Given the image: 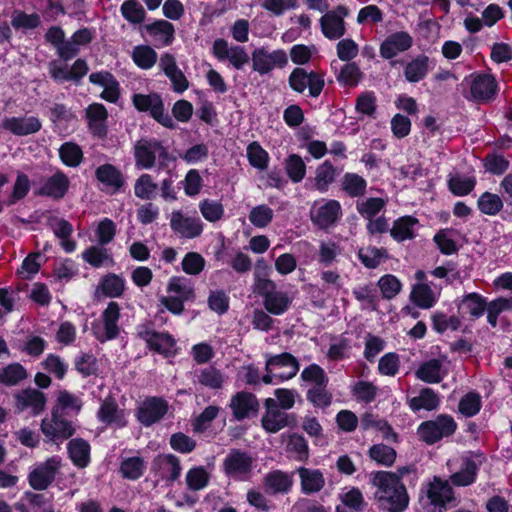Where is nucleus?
I'll list each match as a JSON object with an SVG mask.
<instances>
[{
    "label": "nucleus",
    "instance_id": "9",
    "mask_svg": "<svg viewBox=\"0 0 512 512\" xmlns=\"http://www.w3.org/2000/svg\"><path fill=\"white\" fill-rule=\"evenodd\" d=\"M342 217V206L334 199H319L310 209L312 223L320 229H328L335 225Z\"/></svg>",
    "mask_w": 512,
    "mask_h": 512
},
{
    "label": "nucleus",
    "instance_id": "35",
    "mask_svg": "<svg viewBox=\"0 0 512 512\" xmlns=\"http://www.w3.org/2000/svg\"><path fill=\"white\" fill-rule=\"evenodd\" d=\"M97 417L99 421L107 425L116 424L122 427L126 424L124 412L118 408V405L112 398H106L98 412Z\"/></svg>",
    "mask_w": 512,
    "mask_h": 512
},
{
    "label": "nucleus",
    "instance_id": "23",
    "mask_svg": "<svg viewBox=\"0 0 512 512\" xmlns=\"http://www.w3.org/2000/svg\"><path fill=\"white\" fill-rule=\"evenodd\" d=\"M1 127L15 136H27L40 131L42 123L36 116H12L4 118Z\"/></svg>",
    "mask_w": 512,
    "mask_h": 512
},
{
    "label": "nucleus",
    "instance_id": "44",
    "mask_svg": "<svg viewBox=\"0 0 512 512\" xmlns=\"http://www.w3.org/2000/svg\"><path fill=\"white\" fill-rule=\"evenodd\" d=\"M321 29L329 39H339L345 34V25L341 16L328 12L321 18Z\"/></svg>",
    "mask_w": 512,
    "mask_h": 512
},
{
    "label": "nucleus",
    "instance_id": "37",
    "mask_svg": "<svg viewBox=\"0 0 512 512\" xmlns=\"http://www.w3.org/2000/svg\"><path fill=\"white\" fill-rule=\"evenodd\" d=\"M69 457L78 468H85L90 463V445L82 438H74L67 445Z\"/></svg>",
    "mask_w": 512,
    "mask_h": 512
},
{
    "label": "nucleus",
    "instance_id": "8",
    "mask_svg": "<svg viewBox=\"0 0 512 512\" xmlns=\"http://www.w3.org/2000/svg\"><path fill=\"white\" fill-rule=\"evenodd\" d=\"M137 336L144 340L149 349L166 357L176 353V340L167 332H157L149 323L140 324L136 328Z\"/></svg>",
    "mask_w": 512,
    "mask_h": 512
},
{
    "label": "nucleus",
    "instance_id": "62",
    "mask_svg": "<svg viewBox=\"0 0 512 512\" xmlns=\"http://www.w3.org/2000/svg\"><path fill=\"white\" fill-rule=\"evenodd\" d=\"M335 168L329 162H323L317 169L315 175V188L320 192L327 191L329 185L335 180Z\"/></svg>",
    "mask_w": 512,
    "mask_h": 512
},
{
    "label": "nucleus",
    "instance_id": "40",
    "mask_svg": "<svg viewBox=\"0 0 512 512\" xmlns=\"http://www.w3.org/2000/svg\"><path fill=\"white\" fill-rule=\"evenodd\" d=\"M408 404L413 412L432 411L438 408L440 399L431 388H423L419 395L409 399Z\"/></svg>",
    "mask_w": 512,
    "mask_h": 512
},
{
    "label": "nucleus",
    "instance_id": "41",
    "mask_svg": "<svg viewBox=\"0 0 512 512\" xmlns=\"http://www.w3.org/2000/svg\"><path fill=\"white\" fill-rule=\"evenodd\" d=\"M148 34L160 45L168 46L174 39V26L166 20H158L146 27Z\"/></svg>",
    "mask_w": 512,
    "mask_h": 512
},
{
    "label": "nucleus",
    "instance_id": "17",
    "mask_svg": "<svg viewBox=\"0 0 512 512\" xmlns=\"http://www.w3.org/2000/svg\"><path fill=\"white\" fill-rule=\"evenodd\" d=\"M279 448L288 459L306 462L309 459L307 440L295 432H284L279 436Z\"/></svg>",
    "mask_w": 512,
    "mask_h": 512
},
{
    "label": "nucleus",
    "instance_id": "31",
    "mask_svg": "<svg viewBox=\"0 0 512 512\" xmlns=\"http://www.w3.org/2000/svg\"><path fill=\"white\" fill-rule=\"evenodd\" d=\"M86 118L88 120L89 129L94 135L98 137H103L106 135V122L108 118V112L103 104H90L86 108Z\"/></svg>",
    "mask_w": 512,
    "mask_h": 512
},
{
    "label": "nucleus",
    "instance_id": "11",
    "mask_svg": "<svg viewBox=\"0 0 512 512\" xmlns=\"http://www.w3.org/2000/svg\"><path fill=\"white\" fill-rule=\"evenodd\" d=\"M423 491L431 512H443L448 504L455 502L454 492L448 480L434 477Z\"/></svg>",
    "mask_w": 512,
    "mask_h": 512
},
{
    "label": "nucleus",
    "instance_id": "60",
    "mask_svg": "<svg viewBox=\"0 0 512 512\" xmlns=\"http://www.w3.org/2000/svg\"><path fill=\"white\" fill-rule=\"evenodd\" d=\"M300 378L303 382L313 386H327L329 382L324 369L315 363L305 367L300 374Z\"/></svg>",
    "mask_w": 512,
    "mask_h": 512
},
{
    "label": "nucleus",
    "instance_id": "48",
    "mask_svg": "<svg viewBox=\"0 0 512 512\" xmlns=\"http://www.w3.org/2000/svg\"><path fill=\"white\" fill-rule=\"evenodd\" d=\"M246 155L249 164L260 171H265L269 166V153L257 141L248 144Z\"/></svg>",
    "mask_w": 512,
    "mask_h": 512
},
{
    "label": "nucleus",
    "instance_id": "64",
    "mask_svg": "<svg viewBox=\"0 0 512 512\" xmlns=\"http://www.w3.org/2000/svg\"><path fill=\"white\" fill-rule=\"evenodd\" d=\"M274 211L266 204L253 207L249 213V221L257 228L267 227L273 220Z\"/></svg>",
    "mask_w": 512,
    "mask_h": 512
},
{
    "label": "nucleus",
    "instance_id": "5",
    "mask_svg": "<svg viewBox=\"0 0 512 512\" xmlns=\"http://www.w3.org/2000/svg\"><path fill=\"white\" fill-rule=\"evenodd\" d=\"M121 308L117 302L111 301L102 311L99 319L92 324V333L101 343L116 339L120 334L119 320Z\"/></svg>",
    "mask_w": 512,
    "mask_h": 512
},
{
    "label": "nucleus",
    "instance_id": "20",
    "mask_svg": "<svg viewBox=\"0 0 512 512\" xmlns=\"http://www.w3.org/2000/svg\"><path fill=\"white\" fill-rule=\"evenodd\" d=\"M214 56L220 60H228L237 70L243 69L248 64L250 57L245 48L238 45H229L224 39H216L212 46Z\"/></svg>",
    "mask_w": 512,
    "mask_h": 512
},
{
    "label": "nucleus",
    "instance_id": "33",
    "mask_svg": "<svg viewBox=\"0 0 512 512\" xmlns=\"http://www.w3.org/2000/svg\"><path fill=\"white\" fill-rule=\"evenodd\" d=\"M69 184L68 177L63 172L57 171L44 181L39 189V194L54 199H60L66 194Z\"/></svg>",
    "mask_w": 512,
    "mask_h": 512
},
{
    "label": "nucleus",
    "instance_id": "36",
    "mask_svg": "<svg viewBox=\"0 0 512 512\" xmlns=\"http://www.w3.org/2000/svg\"><path fill=\"white\" fill-rule=\"evenodd\" d=\"M478 470V464L474 460L466 458L463 460L460 470L450 476L449 483L457 487L470 486L476 481Z\"/></svg>",
    "mask_w": 512,
    "mask_h": 512
},
{
    "label": "nucleus",
    "instance_id": "14",
    "mask_svg": "<svg viewBox=\"0 0 512 512\" xmlns=\"http://www.w3.org/2000/svg\"><path fill=\"white\" fill-rule=\"evenodd\" d=\"M253 70L260 75L270 73L275 68H283L288 63V57L284 50L269 51L265 47L256 48L252 52Z\"/></svg>",
    "mask_w": 512,
    "mask_h": 512
},
{
    "label": "nucleus",
    "instance_id": "50",
    "mask_svg": "<svg viewBox=\"0 0 512 512\" xmlns=\"http://www.w3.org/2000/svg\"><path fill=\"white\" fill-rule=\"evenodd\" d=\"M99 289L106 297L118 298L125 290V280L116 274H108L101 279Z\"/></svg>",
    "mask_w": 512,
    "mask_h": 512
},
{
    "label": "nucleus",
    "instance_id": "22",
    "mask_svg": "<svg viewBox=\"0 0 512 512\" xmlns=\"http://www.w3.org/2000/svg\"><path fill=\"white\" fill-rule=\"evenodd\" d=\"M168 411V403L159 397H149L139 406L136 416L144 426L160 421Z\"/></svg>",
    "mask_w": 512,
    "mask_h": 512
},
{
    "label": "nucleus",
    "instance_id": "52",
    "mask_svg": "<svg viewBox=\"0 0 512 512\" xmlns=\"http://www.w3.org/2000/svg\"><path fill=\"white\" fill-rule=\"evenodd\" d=\"M358 257L361 263L370 269L378 267L382 262H384L388 255L387 251L384 248H376V247H366L361 248L358 251Z\"/></svg>",
    "mask_w": 512,
    "mask_h": 512
},
{
    "label": "nucleus",
    "instance_id": "55",
    "mask_svg": "<svg viewBox=\"0 0 512 512\" xmlns=\"http://www.w3.org/2000/svg\"><path fill=\"white\" fill-rule=\"evenodd\" d=\"M475 185L476 180L474 177L455 174L448 178L449 189L456 196L469 194L474 189Z\"/></svg>",
    "mask_w": 512,
    "mask_h": 512
},
{
    "label": "nucleus",
    "instance_id": "53",
    "mask_svg": "<svg viewBox=\"0 0 512 512\" xmlns=\"http://www.w3.org/2000/svg\"><path fill=\"white\" fill-rule=\"evenodd\" d=\"M158 184L150 174L140 175L134 184V194L142 200H151L155 197Z\"/></svg>",
    "mask_w": 512,
    "mask_h": 512
},
{
    "label": "nucleus",
    "instance_id": "43",
    "mask_svg": "<svg viewBox=\"0 0 512 512\" xmlns=\"http://www.w3.org/2000/svg\"><path fill=\"white\" fill-rule=\"evenodd\" d=\"M28 377V372L20 363H11L0 368V384L16 386Z\"/></svg>",
    "mask_w": 512,
    "mask_h": 512
},
{
    "label": "nucleus",
    "instance_id": "54",
    "mask_svg": "<svg viewBox=\"0 0 512 512\" xmlns=\"http://www.w3.org/2000/svg\"><path fill=\"white\" fill-rule=\"evenodd\" d=\"M134 63L142 69H150L157 62L158 55L156 51L147 45H139L134 47L132 52Z\"/></svg>",
    "mask_w": 512,
    "mask_h": 512
},
{
    "label": "nucleus",
    "instance_id": "13",
    "mask_svg": "<svg viewBox=\"0 0 512 512\" xmlns=\"http://www.w3.org/2000/svg\"><path fill=\"white\" fill-rule=\"evenodd\" d=\"M414 278L416 283L411 289V301L421 309H430L439 299L440 288L427 282V275L423 270H417Z\"/></svg>",
    "mask_w": 512,
    "mask_h": 512
},
{
    "label": "nucleus",
    "instance_id": "18",
    "mask_svg": "<svg viewBox=\"0 0 512 512\" xmlns=\"http://www.w3.org/2000/svg\"><path fill=\"white\" fill-rule=\"evenodd\" d=\"M15 408L18 412H28L32 416L40 415L46 408V395L38 389L26 388L14 394Z\"/></svg>",
    "mask_w": 512,
    "mask_h": 512
},
{
    "label": "nucleus",
    "instance_id": "10",
    "mask_svg": "<svg viewBox=\"0 0 512 512\" xmlns=\"http://www.w3.org/2000/svg\"><path fill=\"white\" fill-rule=\"evenodd\" d=\"M132 102L138 111L149 112L151 117L164 127L169 129L176 127L172 117L165 112L164 103L158 94H134Z\"/></svg>",
    "mask_w": 512,
    "mask_h": 512
},
{
    "label": "nucleus",
    "instance_id": "34",
    "mask_svg": "<svg viewBox=\"0 0 512 512\" xmlns=\"http://www.w3.org/2000/svg\"><path fill=\"white\" fill-rule=\"evenodd\" d=\"M95 176L112 193L118 191L124 184V177L121 171L111 164L99 166L95 171Z\"/></svg>",
    "mask_w": 512,
    "mask_h": 512
},
{
    "label": "nucleus",
    "instance_id": "2",
    "mask_svg": "<svg viewBox=\"0 0 512 512\" xmlns=\"http://www.w3.org/2000/svg\"><path fill=\"white\" fill-rule=\"evenodd\" d=\"M253 291L263 299V306L272 315H283L293 302V296L288 292L279 290L277 284L267 275L254 273Z\"/></svg>",
    "mask_w": 512,
    "mask_h": 512
},
{
    "label": "nucleus",
    "instance_id": "29",
    "mask_svg": "<svg viewBox=\"0 0 512 512\" xmlns=\"http://www.w3.org/2000/svg\"><path fill=\"white\" fill-rule=\"evenodd\" d=\"M263 486L270 494L288 493L293 486V473L281 470L269 472L263 478Z\"/></svg>",
    "mask_w": 512,
    "mask_h": 512
},
{
    "label": "nucleus",
    "instance_id": "1",
    "mask_svg": "<svg viewBox=\"0 0 512 512\" xmlns=\"http://www.w3.org/2000/svg\"><path fill=\"white\" fill-rule=\"evenodd\" d=\"M370 482L376 488L375 499L382 508L390 512H402L406 509L409 497L398 475L389 471H377L371 473Z\"/></svg>",
    "mask_w": 512,
    "mask_h": 512
},
{
    "label": "nucleus",
    "instance_id": "28",
    "mask_svg": "<svg viewBox=\"0 0 512 512\" xmlns=\"http://www.w3.org/2000/svg\"><path fill=\"white\" fill-rule=\"evenodd\" d=\"M192 381L196 385H200L211 390H219L223 387L225 377L222 372L214 366H207L195 369L192 372Z\"/></svg>",
    "mask_w": 512,
    "mask_h": 512
},
{
    "label": "nucleus",
    "instance_id": "26",
    "mask_svg": "<svg viewBox=\"0 0 512 512\" xmlns=\"http://www.w3.org/2000/svg\"><path fill=\"white\" fill-rule=\"evenodd\" d=\"M266 412L262 417V426L269 433H276L288 425V414L281 411L275 399L265 400Z\"/></svg>",
    "mask_w": 512,
    "mask_h": 512
},
{
    "label": "nucleus",
    "instance_id": "32",
    "mask_svg": "<svg viewBox=\"0 0 512 512\" xmlns=\"http://www.w3.org/2000/svg\"><path fill=\"white\" fill-rule=\"evenodd\" d=\"M360 427L363 430L374 429L382 434L383 439L387 441L397 442L398 435L394 432L391 425L383 418L366 412L361 416Z\"/></svg>",
    "mask_w": 512,
    "mask_h": 512
},
{
    "label": "nucleus",
    "instance_id": "51",
    "mask_svg": "<svg viewBox=\"0 0 512 512\" xmlns=\"http://www.w3.org/2000/svg\"><path fill=\"white\" fill-rule=\"evenodd\" d=\"M386 206V201L380 197H369L357 201L356 209L365 219L375 218Z\"/></svg>",
    "mask_w": 512,
    "mask_h": 512
},
{
    "label": "nucleus",
    "instance_id": "47",
    "mask_svg": "<svg viewBox=\"0 0 512 512\" xmlns=\"http://www.w3.org/2000/svg\"><path fill=\"white\" fill-rule=\"evenodd\" d=\"M485 309L486 301L477 293H470L466 295L459 304V311L463 315H468L472 318H479L482 316Z\"/></svg>",
    "mask_w": 512,
    "mask_h": 512
},
{
    "label": "nucleus",
    "instance_id": "7",
    "mask_svg": "<svg viewBox=\"0 0 512 512\" xmlns=\"http://www.w3.org/2000/svg\"><path fill=\"white\" fill-rule=\"evenodd\" d=\"M462 85L468 88L465 98L479 103L493 100L497 93V82L494 76L485 73H474L464 78Z\"/></svg>",
    "mask_w": 512,
    "mask_h": 512
},
{
    "label": "nucleus",
    "instance_id": "19",
    "mask_svg": "<svg viewBox=\"0 0 512 512\" xmlns=\"http://www.w3.org/2000/svg\"><path fill=\"white\" fill-rule=\"evenodd\" d=\"M170 227L180 237L193 239L202 234L204 224L199 217L187 216L180 210H174L170 214Z\"/></svg>",
    "mask_w": 512,
    "mask_h": 512
},
{
    "label": "nucleus",
    "instance_id": "4",
    "mask_svg": "<svg viewBox=\"0 0 512 512\" xmlns=\"http://www.w3.org/2000/svg\"><path fill=\"white\" fill-rule=\"evenodd\" d=\"M135 164L141 169H151L156 159L160 166H165L169 160V152L162 143L154 138H142L134 145Z\"/></svg>",
    "mask_w": 512,
    "mask_h": 512
},
{
    "label": "nucleus",
    "instance_id": "38",
    "mask_svg": "<svg viewBox=\"0 0 512 512\" xmlns=\"http://www.w3.org/2000/svg\"><path fill=\"white\" fill-rule=\"evenodd\" d=\"M446 374L443 362L439 359L424 362L416 371V377L426 383H439Z\"/></svg>",
    "mask_w": 512,
    "mask_h": 512
},
{
    "label": "nucleus",
    "instance_id": "16",
    "mask_svg": "<svg viewBox=\"0 0 512 512\" xmlns=\"http://www.w3.org/2000/svg\"><path fill=\"white\" fill-rule=\"evenodd\" d=\"M41 431L50 441L59 443L73 436L75 428L72 422L60 416L57 410H53L50 417L42 420Z\"/></svg>",
    "mask_w": 512,
    "mask_h": 512
},
{
    "label": "nucleus",
    "instance_id": "42",
    "mask_svg": "<svg viewBox=\"0 0 512 512\" xmlns=\"http://www.w3.org/2000/svg\"><path fill=\"white\" fill-rule=\"evenodd\" d=\"M167 292L185 302L195 299L194 286L184 277H172L167 285Z\"/></svg>",
    "mask_w": 512,
    "mask_h": 512
},
{
    "label": "nucleus",
    "instance_id": "57",
    "mask_svg": "<svg viewBox=\"0 0 512 512\" xmlns=\"http://www.w3.org/2000/svg\"><path fill=\"white\" fill-rule=\"evenodd\" d=\"M61 161L69 167H77L83 159V151L79 145L73 142H65L59 148Z\"/></svg>",
    "mask_w": 512,
    "mask_h": 512
},
{
    "label": "nucleus",
    "instance_id": "59",
    "mask_svg": "<svg viewBox=\"0 0 512 512\" xmlns=\"http://www.w3.org/2000/svg\"><path fill=\"white\" fill-rule=\"evenodd\" d=\"M82 400L79 396L68 392L67 390H61L57 394L56 407L53 410L68 411L72 413H79L82 408Z\"/></svg>",
    "mask_w": 512,
    "mask_h": 512
},
{
    "label": "nucleus",
    "instance_id": "21",
    "mask_svg": "<svg viewBox=\"0 0 512 512\" xmlns=\"http://www.w3.org/2000/svg\"><path fill=\"white\" fill-rule=\"evenodd\" d=\"M254 459L246 452L231 450L224 459V471L232 478L245 480L252 471Z\"/></svg>",
    "mask_w": 512,
    "mask_h": 512
},
{
    "label": "nucleus",
    "instance_id": "12",
    "mask_svg": "<svg viewBox=\"0 0 512 512\" xmlns=\"http://www.w3.org/2000/svg\"><path fill=\"white\" fill-rule=\"evenodd\" d=\"M288 83L290 88L303 93L307 88L309 96L318 97L325 85L324 77L321 73L315 71H306L304 68L297 67L289 75Z\"/></svg>",
    "mask_w": 512,
    "mask_h": 512
},
{
    "label": "nucleus",
    "instance_id": "25",
    "mask_svg": "<svg viewBox=\"0 0 512 512\" xmlns=\"http://www.w3.org/2000/svg\"><path fill=\"white\" fill-rule=\"evenodd\" d=\"M229 407L232 410L234 418L241 421L255 414L258 410L259 403L252 393L241 391L231 398Z\"/></svg>",
    "mask_w": 512,
    "mask_h": 512
},
{
    "label": "nucleus",
    "instance_id": "24",
    "mask_svg": "<svg viewBox=\"0 0 512 512\" xmlns=\"http://www.w3.org/2000/svg\"><path fill=\"white\" fill-rule=\"evenodd\" d=\"M413 45L412 36L406 31L391 33L380 45V55L384 59H392L399 53L409 50Z\"/></svg>",
    "mask_w": 512,
    "mask_h": 512
},
{
    "label": "nucleus",
    "instance_id": "15",
    "mask_svg": "<svg viewBox=\"0 0 512 512\" xmlns=\"http://www.w3.org/2000/svg\"><path fill=\"white\" fill-rule=\"evenodd\" d=\"M61 466V458L52 456L34 465L28 475L30 486L35 490L46 489L55 479Z\"/></svg>",
    "mask_w": 512,
    "mask_h": 512
},
{
    "label": "nucleus",
    "instance_id": "45",
    "mask_svg": "<svg viewBox=\"0 0 512 512\" xmlns=\"http://www.w3.org/2000/svg\"><path fill=\"white\" fill-rule=\"evenodd\" d=\"M429 59L420 55L407 63L404 69V76L408 82L416 83L424 79L428 73Z\"/></svg>",
    "mask_w": 512,
    "mask_h": 512
},
{
    "label": "nucleus",
    "instance_id": "61",
    "mask_svg": "<svg viewBox=\"0 0 512 512\" xmlns=\"http://www.w3.org/2000/svg\"><path fill=\"white\" fill-rule=\"evenodd\" d=\"M285 170L294 183L301 182L306 175V165L299 155L291 154L285 160Z\"/></svg>",
    "mask_w": 512,
    "mask_h": 512
},
{
    "label": "nucleus",
    "instance_id": "39",
    "mask_svg": "<svg viewBox=\"0 0 512 512\" xmlns=\"http://www.w3.org/2000/svg\"><path fill=\"white\" fill-rule=\"evenodd\" d=\"M418 220L412 216H404L394 221L390 234L397 242L411 240L416 236Z\"/></svg>",
    "mask_w": 512,
    "mask_h": 512
},
{
    "label": "nucleus",
    "instance_id": "63",
    "mask_svg": "<svg viewBox=\"0 0 512 512\" xmlns=\"http://www.w3.org/2000/svg\"><path fill=\"white\" fill-rule=\"evenodd\" d=\"M377 285L381 291V295L384 299H394L402 290L401 281L392 274H386L377 282Z\"/></svg>",
    "mask_w": 512,
    "mask_h": 512
},
{
    "label": "nucleus",
    "instance_id": "46",
    "mask_svg": "<svg viewBox=\"0 0 512 512\" xmlns=\"http://www.w3.org/2000/svg\"><path fill=\"white\" fill-rule=\"evenodd\" d=\"M341 189L349 197H361L366 193L367 181L356 173H346L341 179Z\"/></svg>",
    "mask_w": 512,
    "mask_h": 512
},
{
    "label": "nucleus",
    "instance_id": "56",
    "mask_svg": "<svg viewBox=\"0 0 512 512\" xmlns=\"http://www.w3.org/2000/svg\"><path fill=\"white\" fill-rule=\"evenodd\" d=\"M482 407V398L478 392L470 391L459 401L458 411L465 417H473Z\"/></svg>",
    "mask_w": 512,
    "mask_h": 512
},
{
    "label": "nucleus",
    "instance_id": "6",
    "mask_svg": "<svg viewBox=\"0 0 512 512\" xmlns=\"http://www.w3.org/2000/svg\"><path fill=\"white\" fill-rule=\"evenodd\" d=\"M457 429L454 418L447 414H440L433 420L422 422L417 428L419 439L428 445L435 444L444 437H449Z\"/></svg>",
    "mask_w": 512,
    "mask_h": 512
},
{
    "label": "nucleus",
    "instance_id": "58",
    "mask_svg": "<svg viewBox=\"0 0 512 512\" xmlns=\"http://www.w3.org/2000/svg\"><path fill=\"white\" fill-rule=\"evenodd\" d=\"M199 210L204 219L211 223L220 221L225 213L223 204L220 201L212 199L200 201Z\"/></svg>",
    "mask_w": 512,
    "mask_h": 512
},
{
    "label": "nucleus",
    "instance_id": "49",
    "mask_svg": "<svg viewBox=\"0 0 512 512\" xmlns=\"http://www.w3.org/2000/svg\"><path fill=\"white\" fill-rule=\"evenodd\" d=\"M368 455L371 460L384 467H391L397 457L395 449L382 443L372 445Z\"/></svg>",
    "mask_w": 512,
    "mask_h": 512
},
{
    "label": "nucleus",
    "instance_id": "3",
    "mask_svg": "<svg viewBox=\"0 0 512 512\" xmlns=\"http://www.w3.org/2000/svg\"><path fill=\"white\" fill-rule=\"evenodd\" d=\"M299 368L298 360L290 353L267 355L266 374L262 377V381L265 384H276L290 380L297 375Z\"/></svg>",
    "mask_w": 512,
    "mask_h": 512
},
{
    "label": "nucleus",
    "instance_id": "30",
    "mask_svg": "<svg viewBox=\"0 0 512 512\" xmlns=\"http://www.w3.org/2000/svg\"><path fill=\"white\" fill-rule=\"evenodd\" d=\"M296 473L300 478L301 491L306 495L319 492L325 485L324 475L319 469L299 467Z\"/></svg>",
    "mask_w": 512,
    "mask_h": 512
},
{
    "label": "nucleus",
    "instance_id": "27",
    "mask_svg": "<svg viewBox=\"0 0 512 512\" xmlns=\"http://www.w3.org/2000/svg\"><path fill=\"white\" fill-rule=\"evenodd\" d=\"M152 469L163 479L175 481L181 475L180 460L173 454L158 455L152 464Z\"/></svg>",
    "mask_w": 512,
    "mask_h": 512
}]
</instances>
